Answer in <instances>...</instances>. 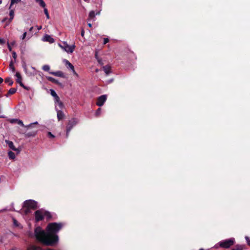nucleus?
<instances>
[{
    "label": "nucleus",
    "instance_id": "nucleus-1",
    "mask_svg": "<svg viewBox=\"0 0 250 250\" xmlns=\"http://www.w3.org/2000/svg\"><path fill=\"white\" fill-rule=\"evenodd\" d=\"M62 227V223H51L48 224L46 231L43 230L40 227H37L35 229L34 235L37 240L42 244L53 246L58 242L59 237L57 233Z\"/></svg>",
    "mask_w": 250,
    "mask_h": 250
},
{
    "label": "nucleus",
    "instance_id": "nucleus-2",
    "mask_svg": "<svg viewBox=\"0 0 250 250\" xmlns=\"http://www.w3.org/2000/svg\"><path fill=\"white\" fill-rule=\"evenodd\" d=\"M24 211L26 214L32 212L39 208L38 202L33 200H27L23 203Z\"/></svg>",
    "mask_w": 250,
    "mask_h": 250
},
{
    "label": "nucleus",
    "instance_id": "nucleus-3",
    "mask_svg": "<svg viewBox=\"0 0 250 250\" xmlns=\"http://www.w3.org/2000/svg\"><path fill=\"white\" fill-rule=\"evenodd\" d=\"M59 46L68 53H73L76 47L74 44L69 45L66 42H63L62 43H59Z\"/></svg>",
    "mask_w": 250,
    "mask_h": 250
},
{
    "label": "nucleus",
    "instance_id": "nucleus-4",
    "mask_svg": "<svg viewBox=\"0 0 250 250\" xmlns=\"http://www.w3.org/2000/svg\"><path fill=\"white\" fill-rule=\"evenodd\" d=\"M79 122V120L76 118H73L69 120L68 123L66 126V137L67 138L69 136V133L72 128L75 126Z\"/></svg>",
    "mask_w": 250,
    "mask_h": 250
},
{
    "label": "nucleus",
    "instance_id": "nucleus-5",
    "mask_svg": "<svg viewBox=\"0 0 250 250\" xmlns=\"http://www.w3.org/2000/svg\"><path fill=\"white\" fill-rule=\"evenodd\" d=\"M235 243V239L234 238H230L228 239H226L220 241L218 244L219 246L224 248H229L232 246Z\"/></svg>",
    "mask_w": 250,
    "mask_h": 250
},
{
    "label": "nucleus",
    "instance_id": "nucleus-6",
    "mask_svg": "<svg viewBox=\"0 0 250 250\" xmlns=\"http://www.w3.org/2000/svg\"><path fill=\"white\" fill-rule=\"evenodd\" d=\"M49 215L48 212L44 211L42 209H39L35 212V219L37 222L42 220L45 215L50 217V215Z\"/></svg>",
    "mask_w": 250,
    "mask_h": 250
},
{
    "label": "nucleus",
    "instance_id": "nucleus-7",
    "mask_svg": "<svg viewBox=\"0 0 250 250\" xmlns=\"http://www.w3.org/2000/svg\"><path fill=\"white\" fill-rule=\"evenodd\" d=\"M10 122L12 124H17L18 125H20L21 126L25 127L27 128H32L33 127L34 125L38 124V122H35L28 125H24L23 122L21 120L18 119H11L10 120Z\"/></svg>",
    "mask_w": 250,
    "mask_h": 250
},
{
    "label": "nucleus",
    "instance_id": "nucleus-8",
    "mask_svg": "<svg viewBox=\"0 0 250 250\" xmlns=\"http://www.w3.org/2000/svg\"><path fill=\"white\" fill-rule=\"evenodd\" d=\"M22 66L24 69L25 73L28 76H34L35 75V73L34 71H32V70L28 69L27 68V65L25 62H22Z\"/></svg>",
    "mask_w": 250,
    "mask_h": 250
},
{
    "label": "nucleus",
    "instance_id": "nucleus-9",
    "mask_svg": "<svg viewBox=\"0 0 250 250\" xmlns=\"http://www.w3.org/2000/svg\"><path fill=\"white\" fill-rule=\"evenodd\" d=\"M107 99V96L106 95H103L99 96L97 98L96 104L99 106H102L103 105Z\"/></svg>",
    "mask_w": 250,
    "mask_h": 250
},
{
    "label": "nucleus",
    "instance_id": "nucleus-10",
    "mask_svg": "<svg viewBox=\"0 0 250 250\" xmlns=\"http://www.w3.org/2000/svg\"><path fill=\"white\" fill-rule=\"evenodd\" d=\"M5 142L10 149L16 151L17 153L20 152V150L15 147L14 144L12 141L6 140Z\"/></svg>",
    "mask_w": 250,
    "mask_h": 250
},
{
    "label": "nucleus",
    "instance_id": "nucleus-11",
    "mask_svg": "<svg viewBox=\"0 0 250 250\" xmlns=\"http://www.w3.org/2000/svg\"><path fill=\"white\" fill-rule=\"evenodd\" d=\"M17 79H16V82L19 83L20 84V85L24 87V88H25L24 84H23V83H22L21 82V74H20L19 72H16V75H15Z\"/></svg>",
    "mask_w": 250,
    "mask_h": 250
},
{
    "label": "nucleus",
    "instance_id": "nucleus-12",
    "mask_svg": "<svg viewBox=\"0 0 250 250\" xmlns=\"http://www.w3.org/2000/svg\"><path fill=\"white\" fill-rule=\"evenodd\" d=\"M42 41L44 42H48L50 43H53L54 42V40L49 35H45L42 38Z\"/></svg>",
    "mask_w": 250,
    "mask_h": 250
},
{
    "label": "nucleus",
    "instance_id": "nucleus-13",
    "mask_svg": "<svg viewBox=\"0 0 250 250\" xmlns=\"http://www.w3.org/2000/svg\"><path fill=\"white\" fill-rule=\"evenodd\" d=\"M100 13V11H97L96 13H95L94 11H91L88 15V20L93 19L96 15H99Z\"/></svg>",
    "mask_w": 250,
    "mask_h": 250
},
{
    "label": "nucleus",
    "instance_id": "nucleus-14",
    "mask_svg": "<svg viewBox=\"0 0 250 250\" xmlns=\"http://www.w3.org/2000/svg\"><path fill=\"white\" fill-rule=\"evenodd\" d=\"M57 118L59 121L62 119L64 116V114L63 112L62 111V110L59 109L57 108Z\"/></svg>",
    "mask_w": 250,
    "mask_h": 250
},
{
    "label": "nucleus",
    "instance_id": "nucleus-15",
    "mask_svg": "<svg viewBox=\"0 0 250 250\" xmlns=\"http://www.w3.org/2000/svg\"><path fill=\"white\" fill-rule=\"evenodd\" d=\"M64 62H65L67 67L72 70L73 72L75 73L74 66L68 61L66 60H64Z\"/></svg>",
    "mask_w": 250,
    "mask_h": 250
},
{
    "label": "nucleus",
    "instance_id": "nucleus-16",
    "mask_svg": "<svg viewBox=\"0 0 250 250\" xmlns=\"http://www.w3.org/2000/svg\"><path fill=\"white\" fill-rule=\"evenodd\" d=\"M55 104H56V109L57 110V108H58L59 109L61 110L63 106V104L60 101V99L58 100H55Z\"/></svg>",
    "mask_w": 250,
    "mask_h": 250
},
{
    "label": "nucleus",
    "instance_id": "nucleus-17",
    "mask_svg": "<svg viewBox=\"0 0 250 250\" xmlns=\"http://www.w3.org/2000/svg\"><path fill=\"white\" fill-rule=\"evenodd\" d=\"M103 68L106 76H108L111 73V67L109 65L104 66Z\"/></svg>",
    "mask_w": 250,
    "mask_h": 250
},
{
    "label": "nucleus",
    "instance_id": "nucleus-18",
    "mask_svg": "<svg viewBox=\"0 0 250 250\" xmlns=\"http://www.w3.org/2000/svg\"><path fill=\"white\" fill-rule=\"evenodd\" d=\"M50 74H52L54 76L60 77H63V73L61 71H58L56 72H49Z\"/></svg>",
    "mask_w": 250,
    "mask_h": 250
},
{
    "label": "nucleus",
    "instance_id": "nucleus-19",
    "mask_svg": "<svg viewBox=\"0 0 250 250\" xmlns=\"http://www.w3.org/2000/svg\"><path fill=\"white\" fill-rule=\"evenodd\" d=\"M38 130L33 131L32 132H27L25 134L26 137H34L37 134Z\"/></svg>",
    "mask_w": 250,
    "mask_h": 250
},
{
    "label": "nucleus",
    "instance_id": "nucleus-20",
    "mask_svg": "<svg viewBox=\"0 0 250 250\" xmlns=\"http://www.w3.org/2000/svg\"><path fill=\"white\" fill-rule=\"evenodd\" d=\"M50 94L52 96L55 98V100H59V97L57 95L56 92L53 89H50Z\"/></svg>",
    "mask_w": 250,
    "mask_h": 250
},
{
    "label": "nucleus",
    "instance_id": "nucleus-21",
    "mask_svg": "<svg viewBox=\"0 0 250 250\" xmlns=\"http://www.w3.org/2000/svg\"><path fill=\"white\" fill-rule=\"evenodd\" d=\"M36 2L38 3L42 7L45 8L46 4L43 0H35Z\"/></svg>",
    "mask_w": 250,
    "mask_h": 250
},
{
    "label": "nucleus",
    "instance_id": "nucleus-22",
    "mask_svg": "<svg viewBox=\"0 0 250 250\" xmlns=\"http://www.w3.org/2000/svg\"><path fill=\"white\" fill-rule=\"evenodd\" d=\"M21 1V0H10V4L8 9H10L14 4H17L20 2Z\"/></svg>",
    "mask_w": 250,
    "mask_h": 250
},
{
    "label": "nucleus",
    "instance_id": "nucleus-23",
    "mask_svg": "<svg viewBox=\"0 0 250 250\" xmlns=\"http://www.w3.org/2000/svg\"><path fill=\"white\" fill-rule=\"evenodd\" d=\"M9 16H10V19L9 21H11L14 18V9H12V8L9 9Z\"/></svg>",
    "mask_w": 250,
    "mask_h": 250
},
{
    "label": "nucleus",
    "instance_id": "nucleus-24",
    "mask_svg": "<svg viewBox=\"0 0 250 250\" xmlns=\"http://www.w3.org/2000/svg\"><path fill=\"white\" fill-rule=\"evenodd\" d=\"M17 91V89L15 88H10L8 92V93L5 95L6 97H8L9 94H14Z\"/></svg>",
    "mask_w": 250,
    "mask_h": 250
},
{
    "label": "nucleus",
    "instance_id": "nucleus-25",
    "mask_svg": "<svg viewBox=\"0 0 250 250\" xmlns=\"http://www.w3.org/2000/svg\"><path fill=\"white\" fill-rule=\"evenodd\" d=\"M8 155L9 159L14 160L15 158V155L14 152L11 151H9L8 152Z\"/></svg>",
    "mask_w": 250,
    "mask_h": 250
},
{
    "label": "nucleus",
    "instance_id": "nucleus-26",
    "mask_svg": "<svg viewBox=\"0 0 250 250\" xmlns=\"http://www.w3.org/2000/svg\"><path fill=\"white\" fill-rule=\"evenodd\" d=\"M46 78H47V79L48 81H50V82H51L52 83H59V82H58V80L55 79L54 78H52L51 77H47Z\"/></svg>",
    "mask_w": 250,
    "mask_h": 250
},
{
    "label": "nucleus",
    "instance_id": "nucleus-27",
    "mask_svg": "<svg viewBox=\"0 0 250 250\" xmlns=\"http://www.w3.org/2000/svg\"><path fill=\"white\" fill-rule=\"evenodd\" d=\"M5 82L6 83H7L9 85H11L13 83V81L12 80V79L10 78H7L5 79Z\"/></svg>",
    "mask_w": 250,
    "mask_h": 250
},
{
    "label": "nucleus",
    "instance_id": "nucleus-28",
    "mask_svg": "<svg viewBox=\"0 0 250 250\" xmlns=\"http://www.w3.org/2000/svg\"><path fill=\"white\" fill-rule=\"evenodd\" d=\"M14 61L13 62L12 61H11L9 64V68L12 71V72H14L15 71V67L14 66Z\"/></svg>",
    "mask_w": 250,
    "mask_h": 250
},
{
    "label": "nucleus",
    "instance_id": "nucleus-29",
    "mask_svg": "<svg viewBox=\"0 0 250 250\" xmlns=\"http://www.w3.org/2000/svg\"><path fill=\"white\" fill-rule=\"evenodd\" d=\"M42 68L45 71H49L50 70V66L48 65H44Z\"/></svg>",
    "mask_w": 250,
    "mask_h": 250
},
{
    "label": "nucleus",
    "instance_id": "nucleus-30",
    "mask_svg": "<svg viewBox=\"0 0 250 250\" xmlns=\"http://www.w3.org/2000/svg\"><path fill=\"white\" fill-rule=\"evenodd\" d=\"M43 11H44V13L46 16V17L47 19H49L50 17H49V14H48V10L47 9V8H44L43 9Z\"/></svg>",
    "mask_w": 250,
    "mask_h": 250
},
{
    "label": "nucleus",
    "instance_id": "nucleus-31",
    "mask_svg": "<svg viewBox=\"0 0 250 250\" xmlns=\"http://www.w3.org/2000/svg\"><path fill=\"white\" fill-rule=\"evenodd\" d=\"M101 108H98L95 112V115L96 116H99V115L101 114Z\"/></svg>",
    "mask_w": 250,
    "mask_h": 250
},
{
    "label": "nucleus",
    "instance_id": "nucleus-32",
    "mask_svg": "<svg viewBox=\"0 0 250 250\" xmlns=\"http://www.w3.org/2000/svg\"><path fill=\"white\" fill-rule=\"evenodd\" d=\"M12 54V57H13V59H14V62H15L16 59L17 58L16 53L15 51H13Z\"/></svg>",
    "mask_w": 250,
    "mask_h": 250
},
{
    "label": "nucleus",
    "instance_id": "nucleus-33",
    "mask_svg": "<svg viewBox=\"0 0 250 250\" xmlns=\"http://www.w3.org/2000/svg\"><path fill=\"white\" fill-rule=\"evenodd\" d=\"M26 35H27V32L26 31H25L23 34H22V35L21 36V40H24L26 37Z\"/></svg>",
    "mask_w": 250,
    "mask_h": 250
},
{
    "label": "nucleus",
    "instance_id": "nucleus-34",
    "mask_svg": "<svg viewBox=\"0 0 250 250\" xmlns=\"http://www.w3.org/2000/svg\"><path fill=\"white\" fill-rule=\"evenodd\" d=\"M245 239L248 245L250 246V238L248 236H245Z\"/></svg>",
    "mask_w": 250,
    "mask_h": 250
},
{
    "label": "nucleus",
    "instance_id": "nucleus-35",
    "mask_svg": "<svg viewBox=\"0 0 250 250\" xmlns=\"http://www.w3.org/2000/svg\"><path fill=\"white\" fill-rule=\"evenodd\" d=\"M47 134H48V136L49 137H50V138H54V137H55V136H54V135H53V134L51 133V132H48L47 133Z\"/></svg>",
    "mask_w": 250,
    "mask_h": 250
},
{
    "label": "nucleus",
    "instance_id": "nucleus-36",
    "mask_svg": "<svg viewBox=\"0 0 250 250\" xmlns=\"http://www.w3.org/2000/svg\"><path fill=\"white\" fill-rule=\"evenodd\" d=\"M5 42L3 39L0 38V44L2 45L5 43Z\"/></svg>",
    "mask_w": 250,
    "mask_h": 250
},
{
    "label": "nucleus",
    "instance_id": "nucleus-37",
    "mask_svg": "<svg viewBox=\"0 0 250 250\" xmlns=\"http://www.w3.org/2000/svg\"><path fill=\"white\" fill-rule=\"evenodd\" d=\"M7 47H8L9 50L10 51H11L12 50V47L11 46V45L10 44V43L8 42H7Z\"/></svg>",
    "mask_w": 250,
    "mask_h": 250
},
{
    "label": "nucleus",
    "instance_id": "nucleus-38",
    "mask_svg": "<svg viewBox=\"0 0 250 250\" xmlns=\"http://www.w3.org/2000/svg\"><path fill=\"white\" fill-rule=\"evenodd\" d=\"M109 42V39L108 38H104V44H105Z\"/></svg>",
    "mask_w": 250,
    "mask_h": 250
},
{
    "label": "nucleus",
    "instance_id": "nucleus-39",
    "mask_svg": "<svg viewBox=\"0 0 250 250\" xmlns=\"http://www.w3.org/2000/svg\"><path fill=\"white\" fill-rule=\"evenodd\" d=\"M31 69L32 70V71H34V72L35 73V75H36L37 74V71H36L35 68L33 66H31Z\"/></svg>",
    "mask_w": 250,
    "mask_h": 250
},
{
    "label": "nucleus",
    "instance_id": "nucleus-40",
    "mask_svg": "<svg viewBox=\"0 0 250 250\" xmlns=\"http://www.w3.org/2000/svg\"><path fill=\"white\" fill-rule=\"evenodd\" d=\"M97 61H98V62L99 64H100L101 65H103V63L102 62V60L101 59L97 58Z\"/></svg>",
    "mask_w": 250,
    "mask_h": 250
},
{
    "label": "nucleus",
    "instance_id": "nucleus-41",
    "mask_svg": "<svg viewBox=\"0 0 250 250\" xmlns=\"http://www.w3.org/2000/svg\"><path fill=\"white\" fill-rule=\"evenodd\" d=\"M84 31L83 29H82V31H81V36L82 37H83L84 36Z\"/></svg>",
    "mask_w": 250,
    "mask_h": 250
},
{
    "label": "nucleus",
    "instance_id": "nucleus-42",
    "mask_svg": "<svg viewBox=\"0 0 250 250\" xmlns=\"http://www.w3.org/2000/svg\"><path fill=\"white\" fill-rule=\"evenodd\" d=\"M15 41H13V42H11V43H10V44L11 45H14L15 44Z\"/></svg>",
    "mask_w": 250,
    "mask_h": 250
},
{
    "label": "nucleus",
    "instance_id": "nucleus-43",
    "mask_svg": "<svg viewBox=\"0 0 250 250\" xmlns=\"http://www.w3.org/2000/svg\"><path fill=\"white\" fill-rule=\"evenodd\" d=\"M3 79L0 77V84L3 82Z\"/></svg>",
    "mask_w": 250,
    "mask_h": 250
},
{
    "label": "nucleus",
    "instance_id": "nucleus-44",
    "mask_svg": "<svg viewBox=\"0 0 250 250\" xmlns=\"http://www.w3.org/2000/svg\"><path fill=\"white\" fill-rule=\"evenodd\" d=\"M37 28H38V29L39 30H40L42 28V26H38Z\"/></svg>",
    "mask_w": 250,
    "mask_h": 250
},
{
    "label": "nucleus",
    "instance_id": "nucleus-45",
    "mask_svg": "<svg viewBox=\"0 0 250 250\" xmlns=\"http://www.w3.org/2000/svg\"><path fill=\"white\" fill-rule=\"evenodd\" d=\"M88 26L89 27H92V24L90 23H88Z\"/></svg>",
    "mask_w": 250,
    "mask_h": 250
},
{
    "label": "nucleus",
    "instance_id": "nucleus-46",
    "mask_svg": "<svg viewBox=\"0 0 250 250\" xmlns=\"http://www.w3.org/2000/svg\"><path fill=\"white\" fill-rule=\"evenodd\" d=\"M113 81V79H110V80L108 81V83H112Z\"/></svg>",
    "mask_w": 250,
    "mask_h": 250
},
{
    "label": "nucleus",
    "instance_id": "nucleus-47",
    "mask_svg": "<svg viewBox=\"0 0 250 250\" xmlns=\"http://www.w3.org/2000/svg\"><path fill=\"white\" fill-rule=\"evenodd\" d=\"M33 29V27H30V29H29V31H32Z\"/></svg>",
    "mask_w": 250,
    "mask_h": 250
},
{
    "label": "nucleus",
    "instance_id": "nucleus-48",
    "mask_svg": "<svg viewBox=\"0 0 250 250\" xmlns=\"http://www.w3.org/2000/svg\"><path fill=\"white\" fill-rule=\"evenodd\" d=\"M17 250L15 248H13V249H12L11 250Z\"/></svg>",
    "mask_w": 250,
    "mask_h": 250
},
{
    "label": "nucleus",
    "instance_id": "nucleus-49",
    "mask_svg": "<svg viewBox=\"0 0 250 250\" xmlns=\"http://www.w3.org/2000/svg\"><path fill=\"white\" fill-rule=\"evenodd\" d=\"M16 221L14 219V222L15 225H16Z\"/></svg>",
    "mask_w": 250,
    "mask_h": 250
},
{
    "label": "nucleus",
    "instance_id": "nucleus-50",
    "mask_svg": "<svg viewBox=\"0 0 250 250\" xmlns=\"http://www.w3.org/2000/svg\"><path fill=\"white\" fill-rule=\"evenodd\" d=\"M2 3V0H0V4Z\"/></svg>",
    "mask_w": 250,
    "mask_h": 250
},
{
    "label": "nucleus",
    "instance_id": "nucleus-51",
    "mask_svg": "<svg viewBox=\"0 0 250 250\" xmlns=\"http://www.w3.org/2000/svg\"><path fill=\"white\" fill-rule=\"evenodd\" d=\"M2 89L0 87V92H1Z\"/></svg>",
    "mask_w": 250,
    "mask_h": 250
},
{
    "label": "nucleus",
    "instance_id": "nucleus-52",
    "mask_svg": "<svg viewBox=\"0 0 250 250\" xmlns=\"http://www.w3.org/2000/svg\"><path fill=\"white\" fill-rule=\"evenodd\" d=\"M199 250H204L203 249H200Z\"/></svg>",
    "mask_w": 250,
    "mask_h": 250
},
{
    "label": "nucleus",
    "instance_id": "nucleus-53",
    "mask_svg": "<svg viewBox=\"0 0 250 250\" xmlns=\"http://www.w3.org/2000/svg\"><path fill=\"white\" fill-rule=\"evenodd\" d=\"M84 1H86L87 0H84Z\"/></svg>",
    "mask_w": 250,
    "mask_h": 250
}]
</instances>
